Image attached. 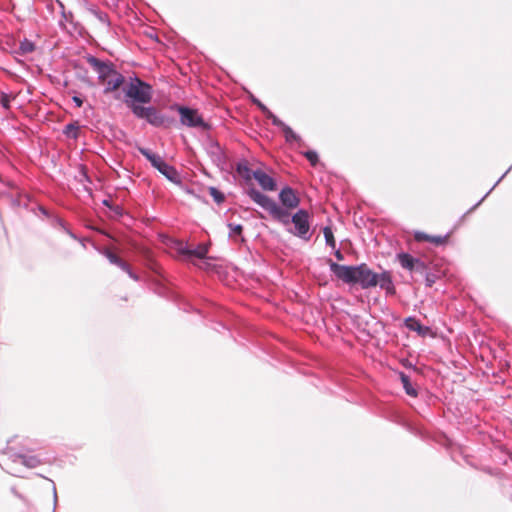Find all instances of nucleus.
I'll return each mask as SVG.
<instances>
[{"label":"nucleus","mask_w":512,"mask_h":512,"mask_svg":"<svg viewBox=\"0 0 512 512\" xmlns=\"http://www.w3.org/2000/svg\"><path fill=\"white\" fill-rule=\"evenodd\" d=\"M329 266L335 276L346 284H359L363 289L378 285L377 273L373 272L365 263L358 266H346L329 260Z\"/></svg>","instance_id":"f257e3e1"},{"label":"nucleus","mask_w":512,"mask_h":512,"mask_svg":"<svg viewBox=\"0 0 512 512\" xmlns=\"http://www.w3.org/2000/svg\"><path fill=\"white\" fill-rule=\"evenodd\" d=\"M87 62L98 74L99 84L104 86V94L117 91L125 82V77L119 73L112 63L103 62L96 57H89Z\"/></svg>","instance_id":"f03ea898"},{"label":"nucleus","mask_w":512,"mask_h":512,"mask_svg":"<svg viewBox=\"0 0 512 512\" xmlns=\"http://www.w3.org/2000/svg\"><path fill=\"white\" fill-rule=\"evenodd\" d=\"M247 193L254 202L267 210L275 220L279 221L283 225H289V211L280 207L274 200L262 194L255 188L249 189Z\"/></svg>","instance_id":"7ed1b4c3"},{"label":"nucleus","mask_w":512,"mask_h":512,"mask_svg":"<svg viewBox=\"0 0 512 512\" xmlns=\"http://www.w3.org/2000/svg\"><path fill=\"white\" fill-rule=\"evenodd\" d=\"M126 96L132 101L126 100V103H149L152 99V88L150 85L136 78L132 80L125 88Z\"/></svg>","instance_id":"20e7f679"},{"label":"nucleus","mask_w":512,"mask_h":512,"mask_svg":"<svg viewBox=\"0 0 512 512\" xmlns=\"http://www.w3.org/2000/svg\"><path fill=\"white\" fill-rule=\"evenodd\" d=\"M127 106L132 110L133 114L141 119H145L153 126L159 127L164 125L165 119L160 112L154 107H144L136 103L127 102Z\"/></svg>","instance_id":"39448f33"},{"label":"nucleus","mask_w":512,"mask_h":512,"mask_svg":"<svg viewBox=\"0 0 512 512\" xmlns=\"http://www.w3.org/2000/svg\"><path fill=\"white\" fill-rule=\"evenodd\" d=\"M139 152L145 156L153 167H155L161 174H163L166 178L171 181H177L178 173L176 169L169 164H167L162 157L157 154L152 153L150 150L146 148H139Z\"/></svg>","instance_id":"423d86ee"},{"label":"nucleus","mask_w":512,"mask_h":512,"mask_svg":"<svg viewBox=\"0 0 512 512\" xmlns=\"http://www.w3.org/2000/svg\"><path fill=\"white\" fill-rule=\"evenodd\" d=\"M309 218V213L306 210L297 211L291 219L289 218V223L292 222L294 225V231L291 232L297 237L308 240L310 238L308 235L310 230Z\"/></svg>","instance_id":"0eeeda50"},{"label":"nucleus","mask_w":512,"mask_h":512,"mask_svg":"<svg viewBox=\"0 0 512 512\" xmlns=\"http://www.w3.org/2000/svg\"><path fill=\"white\" fill-rule=\"evenodd\" d=\"M180 121L183 125L189 127H199L204 130L208 129V125L203 120L197 110L188 107H178Z\"/></svg>","instance_id":"6e6552de"},{"label":"nucleus","mask_w":512,"mask_h":512,"mask_svg":"<svg viewBox=\"0 0 512 512\" xmlns=\"http://www.w3.org/2000/svg\"><path fill=\"white\" fill-rule=\"evenodd\" d=\"M398 261L403 269L410 272L425 273L427 267L423 261L418 258L412 257L408 253H400L397 255Z\"/></svg>","instance_id":"1a4fd4ad"},{"label":"nucleus","mask_w":512,"mask_h":512,"mask_svg":"<svg viewBox=\"0 0 512 512\" xmlns=\"http://www.w3.org/2000/svg\"><path fill=\"white\" fill-rule=\"evenodd\" d=\"M279 199L287 211L288 209L296 208L300 203L295 191L290 187H285L281 190Z\"/></svg>","instance_id":"9d476101"},{"label":"nucleus","mask_w":512,"mask_h":512,"mask_svg":"<svg viewBox=\"0 0 512 512\" xmlns=\"http://www.w3.org/2000/svg\"><path fill=\"white\" fill-rule=\"evenodd\" d=\"M86 17H87L88 22L94 27H98V26L108 27L109 26V20H108L107 14L101 12L100 10H98L94 7L88 8Z\"/></svg>","instance_id":"9b49d317"},{"label":"nucleus","mask_w":512,"mask_h":512,"mask_svg":"<svg viewBox=\"0 0 512 512\" xmlns=\"http://www.w3.org/2000/svg\"><path fill=\"white\" fill-rule=\"evenodd\" d=\"M253 178L264 190L274 191L276 189L274 179L260 169L253 171Z\"/></svg>","instance_id":"f8f14e48"},{"label":"nucleus","mask_w":512,"mask_h":512,"mask_svg":"<svg viewBox=\"0 0 512 512\" xmlns=\"http://www.w3.org/2000/svg\"><path fill=\"white\" fill-rule=\"evenodd\" d=\"M448 238L449 236L448 235H445V236H441V235H438V236H431V235H428L424 232H420V231H417L415 232L414 234V239L418 242H423V241H426V242H430L436 246H440V245H444L447 243L448 241Z\"/></svg>","instance_id":"ddd939ff"},{"label":"nucleus","mask_w":512,"mask_h":512,"mask_svg":"<svg viewBox=\"0 0 512 512\" xmlns=\"http://www.w3.org/2000/svg\"><path fill=\"white\" fill-rule=\"evenodd\" d=\"M376 279L380 288L385 290L387 294H395L396 290L390 272L384 271L381 274H376Z\"/></svg>","instance_id":"4468645a"},{"label":"nucleus","mask_w":512,"mask_h":512,"mask_svg":"<svg viewBox=\"0 0 512 512\" xmlns=\"http://www.w3.org/2000/svg\"><path fill=\"white\" fill-rule=\"evenodd\" d=\"M105 255L111 263L119 266L121 269L126 271L132 278L137 279V277L134 276L133 273L131 272L130 266L125 261H123L120 257H118L116 254H114L112 251H109V250H107L105 252Z\"/></svg>","instance_id":"2eb2a0df"},{"label":"nucleus","mask_w":512,"mask_h":512,"mask_svg":"<svg viewBox=\"0 0 512 512\" xmlns=\"http://www.w3.org/2000/svg\"><path fill=\"white\" fill-rule=\"evenodd\" d=\"M405 325L409 330L416 331L422 336H425L430 331L429 327L423 326L418 320L412 317L406 319Z\"/></svg>","instance_id":"dca6fc26"},{"label":"nucleus","mask_w":512,"mask_h":512,"mask_svg":"<svg viewBox=\"0 0 512 512\" xmlns=\"http://www.w3.org/2000/svg\"><path fill=\"white\" fill-rule=\"evenodd\" d=\"M179 252L182 255H185V256H187L189 258L195 257V258H198V259H203V258L206 257L208 249L205 246H199L198 248L193 249V250L187 249V248H181L179 250Z\"/></svg>","instance_id":"f3484780"},{"label":"nucleus","mask_w":512,"mask_h":512,"mask_svg":"<svg viewBox=\"0 0 512 512\" xmlns=\"http://www.w3.org/2000/svg\"><path fill=\"white\" fill-rule=\"evenodd\" d=\"M399 378L401 380V383L403 385V388H404L406 394H408L411 397H417L418 392H417L416 388L413 387L409 376L406 375L405 373L401 372L399 374Z\"/></svg>","instance_id":"a211bd4d"},{"label":"nucleus","mask_w":512,"mask_h":512,"mask_svg":"<svg viewBox=\"0 0 512 512\" xmlns=\"http://www.w3.org/2000/svg\"><path fill=\"white\" fill-rule=\"evenodd\" d=\"M281 130L284 133L287 142H298L301 140V138L285 123L284 126L281 127Z\"/></svg>","instance_id":"6ab92c4d"},{"label":"nucleus","mask_w":512,"mask_h":512,"mask_svg":"<svg viewBox=\"0 0 512 512\" xmlns=\"http://www.w3.org/2000/svg\"><path fill=\"white\" fill-rule=\"evenodd\" d=\"M80 127L77 124L71 123L65 126L64 134L68 138L77 139L79 135Z\"/></svg>","instance_id":"aec40b11"},{"label":"nucleus","mask_w":512,"mask_h":512,"mask_svg":"<svg viewBox=\"0 0 512 512\" xmlns=\"http://www.w3.org/2000/svg\"><path fill=\"white\" fill-rule=\"evenodd\" d=\"M323 234H324V237H325V240H326V244L328 246H330L331 248H335L336 247V241H335L332 229L330 227H328V226L325 227L323 229Z\"/></svg>","instance_id":"412c9836"},{"label":"nucleus","mask_w":512,"mask_h":512,"mask_svg":"<svg viewBox=\"0 0 512 512\" xmlns=\"http://www.w3.org/2000/svg\"><path fill=\"white\" fill-rule=\"evenodd\" d=\"M19 50L22 54H28L35 50V45L33 42L25 39L20 42Z\"/></svg>","instance_id":"4be33fe9"},{"label":"nucleus","mask_w":512,"mask_h":512,"mask_svg":"<svg viewBox=\"0 0 512 512\" xmlns=\"http://www.w3.org/2000/svg\"><path fill=\"white\" fill-rule=\"evenodd\" d=\"M445 275V271H438L437 273H427L426 274V285L428 287H432V285L436 282L437 279Z\"/></svg>","instance_id":"5701e85b"},{"label":"nucleus","mask_w":512,"mask_h":512,"mask_svg":"<svg viewBox=\"0 0 512 512\" xmlns=\"http://www.w3.org/2000/svg\"><path fill=\"white\" fill-rule=\"evenodd\" d=\"M263 111L266 112L267 117L272 121V124L281 128L284 126V122L280 120L276 115H274L271 111L266 109V107L262 106Z\"/></svg>","instance_id":"b1692460"},{"label":"nucleus","mask_w":512,"mask_h":512,"mask_svg":"<svg viewBox=\"0 0 512 512\" xmlns=\"http://www.w3.org/2000/svg\"><path fill=\"white\" fill-rule=\"evenodd\" d=\"M12 99H15L14 95H10L4 92L0 94V103L3 106V108L7 110L10 109V102Z\"/></svg>","instance_id":"393cba45"},{"label":"nucleus","mask_w":512,"mask_h":512,"mask_svg":"<svg viewBox=\"0 0 512 512\" xmlns=\"http://www.w3.org/2000/svg\"><path fill=\"white\" fill-rule=\"evenodd\" d=\"M228 227L230 229V233H229V236L232 238V237H235L237 235H241L242 232H243V226L241 224H233V223H229L228 224Z\"/></svg>","instance_id":"a878e982"},{"label":"nucleus","mask_w":512,"mask_h":512,"mask_svg":"<svg viewBox=\"0 0 512 512\" xmlns=\"http://www.w3.org/2000/svg\"><path fill=\"white\" fill-rule=\"evenodd\" d=\"M304 156L306 157V159L310 162V164L312 166L317 165L319 158H318V154L315 151H307L304 153Z\"/></svg>","instance_id":"bb28decb"},{"label":"nucleus","mask_w":512,"mask_h":512,"mask_svg":"<svg viewBox=\"0 0 512 512\" xmlns=\"http://www.w3.org/2000/svg\"><path fill=\"white\" fill-rule=\"evenodd\" d=\"M209 190H210V195L213 197V199L217 203H222L224 201V195L220 191H218L216 188L211 187Z\"/></svg>","instance_id":"cd10ccee"},{"label":"nucleus","mask_w":512,"mask_h":512,"mask_svg":"<svg viewBox=\"0 0 512 512\" xmlns=\"http://www.w3.org/2000/svg\"><path fill=\"white\" fill-rule=\"evenodd\" d=\"M238 171L247 180H250L251 178H253V171H251L247 167L242 168L241 166H239Z\"/></svg>","instance_id":"c85d7f7f"},{"label":"nucleus","mask_w":512,"mask_h":512,"mask_svg":"<svg viewBox=\"0 0 512 512\" xmlns=\"http://www.w3.org/2000/svg\"><path fill=\"white\" fill-rule=\"evenodd\" d=\"M72 100L76 104L77 107H81L83 105V100L78 96H74L72 98Z\"/></svg>","instance_id":"c756f323"},{"label":"nucleus","mask_w":512,"mask_h":512,"mask_svg":"<svg viewBox=\"0 0 512 512\" xmlns=\"http://www.w3.org/2000/svg\"><path fill=\"white\" fill-rule=\"evenodd\" d=\"M335 256H336V258H337L339 261L343 260V258H344V257H343V254L341 253V251H340V250H337V251L335 252Z\"/></svg>","instance_id":"7c9ffc66"},{"label":"nucleus","mask_w":512,"mask_h":512,"mask_svg":"<svg viewBox=\"0 0 512 512\" xmlns=\"http://www.w3.org/2000/svg\"><path fill=\"white\" fill-rule=\"evenodd\" d=\"M430 333H431V335H432V336L437 335V332H436V331H433L432 329L430 330Z\"/></svg>","instance_id":"2f4dec72"}]
</instances>
